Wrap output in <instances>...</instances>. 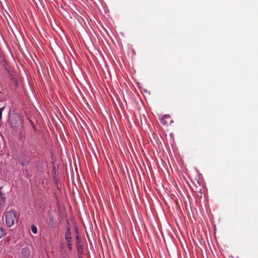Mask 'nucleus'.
Instances as JSON below:
<instances>
[{"instance_id": "nucleus-3", "label": "nucleus", "mask_w": 258, "mask_h": 258, "mask_svg": "<svg viewBox=\"0 0 258 258\" xmlns=\"http://www.w3.org/2000/svg\"><path fill=\"white\" fill-rule=\"evenodd\" d=\"M173 121L171 120L169 115H165L161 118V122L164 125L168 126L170 125Z\"/></svg>"}, {"instance_id": "nucleus-1", "label": "nucleus", "mask_w": 258, "mask_h": 258, "mask_svg": "<svg viewBox=\"0 0 258 258\" xmlns=\"http://www.w3.org/2000/svg\"><path fill=\"white\" fill-rule=\"evenodd\" d=\"M5 218L7 225L10 227L17 223L19 215L15 211L11 210L6 213Z\"/></svg>"}, {"instance_id": "nucleus-8", "label": "nucleus", "mask_w": 258, "mask_h": 258, "mask_svg": "<svg viewBox=\"0 0 258 258\" xmlns=\"http://www.w3.org/2000/svg\"><path fill=\"white\" fill-rule=\"evenodd\" d=\"M31 228L32 232L34 234H36L37 233V228L35 225H32Z\"/></svg>"}, {"instance_id": "nucleus-2", "label": "nucleus", "mask_w": 258, "mask_h": 258, "mask_svg": "<svg viewBox=\"0 0 258 258\" xmlns=\"http://www.w3.org/2000/svg\"><path fill=\"white\" fill-rule=\"evenodd\" d=\"M11 126L13 128H19L22 125L23 120L21 115L18 113L11 114L9 117Z\"/></svg>"}, {"instance_id": "nucleus-10", "label": "nucleus", "mask_w": 258, "mask_h": 258, "mask_svg": "<svg viewBox=\"0 0 258 258\" xmlns=\"http://www.w3.org/2000/svg\"><path fill=\"white\" fill-rule=\"evenodd\" d=\"M4 109V107L0 108V119H2V112Z\"/></svg>"}, {"instance_id": "nucleus-7", "label": "nucleus", "mask_w": 258, "mask_h": 258, "mask_svg": "<svg viewBox=\"0 0 258 258\" xmlns=\"http://www.w3.org/2000/svg\"><path fill=\"white\" fill-rule=\"evenodd\" d=\"M6 201L4 195L0 191V208H3Z\"/></svg>"}, {"instance_id": "nucleus-5", "label": "nucleus", "mask_w": 258, "mask_h": 258, "mask_svg": "<svg viewBox=\"0 0 258 258\" xmlns=\"http://www.w3.org/2000/svg\"><path fill=\"white\" fill-rule=\"evenodd\" d=\"M70 235H71L70 228H67V231L66 232V233L65 237H66V239L68 241V245L69 246V248H70V242L72 240V238H71Z\"/></svg>"}, {"instance_id": "nucleus-6", "label": "nucleus", "mask_w": 258, "mask_h": 258, "mask_svg": "<svg viewBox=\"0 0 258 258\" xmlns=\"http://www.w3.org/2000/svg\"><path fill=\"white\" fill-rule=\"evenodd\" d=\"M21 253L25 257H28L30 255V250L28 247L23 248L22 250Z\"/></svg>"}, {"instance_id": "nucleus-4", "label": "nucleus", "mask_w": 258, "mask_h": 258, "mask_svg": "<svg viewBox=\"0 0 258 258\" xmlns=\"http://www.w3.org/2000/svg\"><path fill=\"white\" fill-rule=\"evenodd\" d=\"M48 225L52 228H54L56 225V220L53 217L50 216L49 217L48 220L47 222Z\"/></svg>"}, {"instance_id": "nucleus-9", "label": "nucleus", "mask_w": 258, "mask_h": 258, "mask_svg": "<svg viewBox=\"0 0 258 258\" xmlns=\"http://www.w3.org/2000/svg\"><path fill=\"white\" fill-rule=\"evenodd\" d=\"M5 234L6 233L5 230L2 227H0V238L3 237Z\"/></svg>"}]
</instances>
